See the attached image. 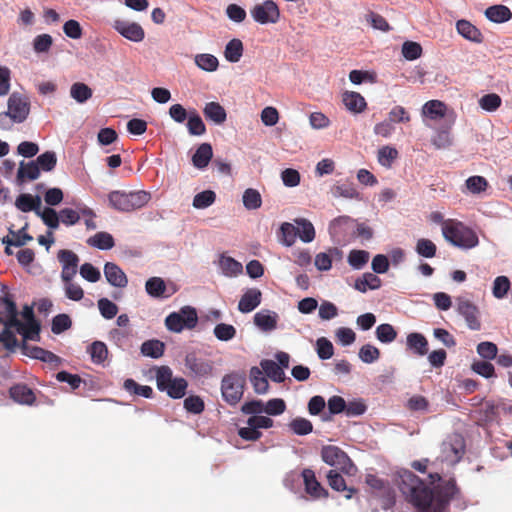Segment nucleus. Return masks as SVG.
Returning <instances> with one entry per match:
<instances>
[{"mask_svg": "<svg viewBox=\"0 0 512 512\" xmlns=\"http://www.w3.org/2000/svg\"><path fill=\"white\" fill-rule=\"evenodd\" d=\"M262 370L274 382L281 383L285 379V373L281 366L273 360H262L260 363Z\"/></svg>", "mask_w": 512, "mask_h": 512, "instance_id": "obj_36", "label": "nucleus"}, {"mask_svg": "<svg viewBox=\"0 0 512 512\" xmlns=\"http://www.w3.org/2000/svg\"><path fill=\"white\" fill-rule=\"evenodd\" d=\"M342 101L345 107L353 113H361L367 106L364 97L360 93L354 91H345L342 94Z\"/></svg>", "mask_w": 512, "mask_h": 512, "instance_id": "obj_20", "label": "nucleus"}, {"mask_svg": "<svg viewBox=\"0 0 512 512\" xmlns=\"http://www.w3.org/2000/svg\"><path fill=\"white\" fill-rule=\"evenodd\" d=\"M164 343L159 340H148L141 345V352L145 356L159 358L164 353Z\"/></svg>", "mask_w": 512, "mask_h": 512, "instance_id": "obj_51", "label": "nucleus"}, {"mask_svg": "<svg viewBox=\"0 0 512 512\" xmlns=\"http://www.w3.org/2000/svg\"><path fill=\"white\" fill-rule=\"evenodd\" d=\"M250 381L257 394H265L268 391L269 383L263 372L258 367H252L250 370Z\"/></svg>", "mask_w": 512, "mask_h": 512, "instance_id": "obj_37", "label": "nucleus"}, {"mask_svg": "<svg viewBox=\"0 0 512 512\" xmlns=\"http://www.w3.org/2000/svg\"><path fill=\"white\" fill-rule=\"evenodd\" d=\"M456 29L461 36L469 41L475 43H481L483 41V35L480 30L467 20L457 21Z\"/></svg>", "mask_w": 512, "mask_h": 512, "instance_id": "obj_25", "label": "nucleus"}, {"mask_svg": "<svg viewBox=\"0 0 512 512\" xmlns=\"http://www.w3.org/2000/svg\"><path fill=\"white\" fill-rule=\"evenodd\" d=\"M243 205L248 210H256L262 205V197L258 190L248 188L242 196Z\"/></svg>", "mask_w": 512, "mask_h": 512, "instance_id": "obj_49", "label": "nucleus"}, {"mask_svg": "<svg viewBox=\"0 0 512 512\" xmlns=\"http://www.w3.org/2000/svg\"><path fill=\"white\" fill-rule=\"evenodd\" d=\"M18 320V310L12 295L8 292L0 297V324L15 325Z\"/></svg>", "mask_w": 512, "mask_h": 512, "instance_id": "obj_16", "label": "nucleus"}, {"mask_svg": "<svg viewBox=\"0 0 512 512\" xmlns=\"http://www.w3.org/2000/svg\"><path fill=\"white\" fill-rule=\"evenodd\" d=\"M173 379H174L173 373H172V370L170 369V367L161 366L157 369L156 384H157V388L160 391L163 392L167 388L169 383L172 382Z\"/></svg>", "mask_w": 512, "mask_h": 512, "instance_id": "obj_62", "label": "nucleus"}, {"mask_svg": "<svg viewBox=\"0 0 512 512\" xmlns=\"http://www.w3.org/2000/svg\"><path fill=\"white\" fill-rule=\"evenodd\" d=\"M322 460L336 469L349 474L354 467L349 456L339 447L334 445L323 446L321 449Z\"/></svg>", "mask_w": 512, "mask_h": 512, "instance_id": "obj_6", "label": "nucleus"}, {"mask_svg": "<svg viewBox=\"0 0 512 512\" xmlns=\"http://www.w3.org/2000/svg\"><path fill=\"white\" fill-rule=\"evenodd\" d=\"M376 337L382 343H391L397 337V332L391 324H381L376 328Z\"/></svg>", "mask_w": 512, "mask_h": 512, "instance_id": "obj_60", "label": "nucleus"}, {"mask_svg": "<svg viewBox=\"0 0 512 512\" xmlns=\"http://www.w3.org/2000/svg\"><path fill=\"white\" fill-rule=\"evenodd\" d=\"M195 63L200 69L208 72H213L217 70L219 65L218 59L212 54L196 55Z\"/></svg>", "mask_w": 512, "mask_h": 512, "instance_id": "obj_57", "label": "nucleus"}, {"mask_svg": "<svg viewBox=\"0 0 512 512\" xmlns=\"http://www.w3.org/2000/svg\"><path fill=\"white\" fill-rule=\"evenodd\" d=\"M254 323L264 331H270L276 328L277 320L276 315H271L264 312H258L254 315Z\"/></svg>", "mask_w": 512, "mask_h": 512, "instance_id": "obj_54", "label": "nucleus"}, {"mask_svg": "<svg viewBox=\"0 0 512 512\" xmlns=\"http://www.w3.org/2000/svg\"><path fill=\"white\" fill-rule=\"evenodd\" d=\"M10 398L21 405H33L36 401V395L26 384L18 383L10 387Z\"/></svg>", "mask_w": 512, "mask_h": 512, "instance_id": "obj_17", "label": "nucleus"}, {"mask_svg": "<svg viewBox=\"0 0 512 512\" xmlns=\"http://www.w3.org/2000/svg\"><path fill=\"white\" fill-rule=\"evenodd\" d=\"M289 428L296 435H307L313 431V425L310 420L302 417H296L289 423Z\"/></svg>", "mask_w": 512, "mask_h": 512, "instance_id": "obj_55", "label": "nucleus"}, {"mask_svg": "<svg viewBox=\"0 0 512 512\" xmlns=\"http://www.w3.org/2000/svg\"><path fill=\"white\" fill-rule=\"evenodd\" d=\"M415 250L422 257L433 258L436 255L437 247L433 241L421 238L418 239Z\"/></svg>", "mask_w": 512, "mask_h": 512, "instance_id": "obj_58", "label": "nucleus"}, {"mask_svg": "<svg viewBox=\"0 0 512 512\" xmlns=\"http://www.w3.org/2000/svg\"><path fill=\"white\" fill-rule=\"evenodd\" d=\"M327 480L329 486L333 490L338 492H347V494L345 495L347 499H351L352 496L357 492L355 488L347 487L345 479L339 472H337V470H330L327 473Z\"/></svg>", "mask_w": 512, "mask_h": 512, "instance_id": "obj_22", "label": "nucleus"}, {"mask_svg": "<svg viewBox=\"0 0 512 512\" xmlns=\"http://www.w3.org/2000/svg\"><path fill=\"white\" fill-rule=\"evenodd\" d=\"M331 194L335 198L360 199V194L351 182H337L331 187Z\"/></svg>", "mask_w": 512, "mask_h": 512, "instance_id": "obj_31", "label": "nucleus"}, {"mask_svg": "<svg viewBox=\"0 0 512 512\" xmlns=\"http://www.w3.org/2000/svg\"><path fill=\"white\" fill-rule=\"evenodd\" d=\"M465 452L464 440L460 436H454L442 443V454L446 461L459 462Z\"/></svg>", "mask_w": 512, "mask_h": 512, "instance_id": "obj_14", "label": "nucleus"}, {"mask_svg": "<svg viewBox=\"0 0 512 512\" xmlns=\"http://www.w3.org/2000/svg\"><path fill=\"white\" fill-rule=\"evenodd\" d=\"M442 234L446 241L462 249L474 248L479 243L477 234L471 228L452 219L443 221Z\"/></svg>", "mask_w": 512, "mask_h": 512, "instance_id": "obj_2", "label": "nucleus"}, {"mask_svg": "<svg viewBox=\"0 0 512 512\" xmlns=\"http://www.w3.org/2000/svg\"><path fill=\"white\" fill-rule=\"evenodd\" d=\"M369 257L368 251L354 249L348 255V263L352 268L360 270L367 264Z\"/></svg>", "mask_w": 512, "mask_h": 512, "instance_id": "obj_53", "label": "nucleus"}, {"mask_svg": "<svg viewBox=\"0 0 512 512\" xmlns=\"http://www.w3.org/2000/svg\"><path fill=\"white\" fill-rule=\"evenodd\" d=\"M197 323L196 309L191 306H184L179 312H173L165 319L167 329L175 333H180L184 329H193Z\"/></svg>", "mask_w": 512, "mask_h": 512, "instance_id": "obj_5", "label": "nucleus"}, {"mask_svg": "<svg viewBox=\"0 0 512 512\" xmlns=\"http://www.w3.org/2000/svg\"><path fill=\"white\" fill-rule=\"evenodd\" d=\"M185 366L195 377H206L212 373L213 363L203 357L190 353L185 358Z\"/></svg>", "mask_w": 512, "mask_h": 512, "instance_id": "obj_13", "label": "nucleus"}, {"mask_svg": "<svg viewBox=\"0 0 512 512\" xmlns=\"http://www.w3.org/2000/svg\"><path fill=\"white\" fill-rule=\"evenodd\" d=\"M398 487L415 512H444L453 496L450 490L454 489L452 485L445 493L436 491L411 471L400 474Z\"/></svg>", "mask_w": 512, "mask_h": 512, "instance_id": "obj_1", "label": "nucleus"}, {"mask_svg": "<svg viewBox=\"0 0 512 512\" xmlns=\"http://www.w3.org/2000/svg\"><path fill=\"white\" fill-rule=\"evenodd\" d=\"M87 244L101 250H109L114 247V238L107 232H98L94 236L88 238Z\"/></svg>", "mask_w": 512, "mask_h": 512, "instance_id": "obj_40", "label": "nucleus"}, {"mask_svg": "<svg viewBox=\"0 0 512 512\" xmlns=\"http://www.w3.org/2000/svg\"><path fill=\"white\" fill-rule=\"evenodd\" d=\"M40 176V168L35 161L20 163V167L17 172V180L22 183L25 180H36Z\"/></svg>", "mask_w": 512, "mask_h": 512, "instance_id": "obj_34", "label": "nucleus"}, {"mask_svg": "<svg viewBox=\"0 0 512 512\" xmlns=\"http://www.w3.org/2000/svg\"><path fill=\"white\" fill-rule=\"evenodd\" d=\"M205 117L216 124H222L226 121L227 114L225 109L218 102H209L203 109Z\"/></svg>", "mask_w": 512, "mask_h": 512, "instance_id": "obj_33", "label": "nucleus"}, {"mask_svg": "<svg viewBox=\"0 0 512 512\" xmlns=\"http://www.w3.org/2000/svg\"><path fill=\"white\" fill-rule=\"evenodd\" d=\"M245 384L246 375L244 373L232 372L226 374L221 381L223 399L229 405H237L243 397Z\"/></svg>", "mask_w": 512, "mask_h": 512, "instance_id": "obj_4", "label": "nucleus"}, {"mask_svg": "<svg viewBox=\"0 0 512 512\" xmlns=\"http://www.w3.org/2000/svg\"><path fill=\"white\" fill-rule=\"evenodd\" d=\"M399 157V152L396 148L389 145L383 146L378 150L377 159L381 166L391 168L393 162Z\"/></svg>", "mask_w": 512, "mask_h": 512, "instance_id": "obj_42", "label": "nucleus"}, {"mask_svg": "<svg viewBox=\"0 0 512 512\" xmlns=\"http://www.w3.org/2000/svg\"><path fill=\"white\" fill-rule=\"evenodd\" d=\"M145 289L148 295L154 298H169L168 286L160 277H151L146 281Z\"/></svg>", "mask_w": 512, "mask_h": 512, "instance_id": "obj_26", "label": "nucleus"}, {"mask_svg": "<svg viewBox=\"0 0 512 512\" xmlns=\"http://www.w3.org/2000/svg\"><path fill=\"white\" fill-rule=\"evenodd\" d=\"M29 112L30 104L27 98L13 93L8 99V112L0 113V121L10 117L14 122L22 123L27 119Z\"/></svg>", "mask_w": 512, "mask_h": 512, "instance_id": "obj_7", "label": "nucleus"}, {"mask_svg": "<svg viewBox=\"0 0 512 512\" xmlns=\"http://www.w3.org/2000/svg\"><path fill=\"white\" fill-rule=\"evenodd\" d=\"M22 349L25 355L43 362L53 363L59 359L54 353L38 346H29L26 342L23 343Z\"/></svg>", "mask_w": 512, "mask_h": 512, "instance_id": "obj_28", "label": "nucleus"}, {"mask_svg": "<svg viewBox=\"0 0 512 512\" xmlns=\"http://www.w3.org/2000/svg\"><path fill=\"white\" fill-rule=\"evenodd\" d=\"M15 329L17 332L22 335L24 341L26 340H33L37 341L39 340V333H40V323L35 320L31 322H22L19 319L15 322Z\"/></svg>", "mask_w": 512, "mask_h": 512, "instance_id": "obj_23", "label": "nucleus"}, {"mask_svg": "<svg viewBox=\"0 0 512 512\" xmlns=\"http://www.w3.org/2000/svg\"><path fill=\"white\" fill-rule=\"evenodd\" d=\"M91 360L95 364L103 363L108 356V348L104 342L94 341L88 348Z\"/></svg>", "mask_w": 512, "mask_h": 512, "instance_id": "obj_48", "label": "nucleus"}, {"mask_svg": "<svg viewBox=\"0 0 512 512\" xmlns=\"http://www.w3.org/2000/svg\"><path fill=\"white\" fill-rule=\"evenodd\" d=\"M501 97L495 93H490L482 96L479 100L480 107L488 112L497 110L501 105Z\"/></svg>", "mask_w": 512, "mask_h": 512, "instance_id": "obj_64", "label": "nucleus"}, {"mask_svg": "<svg viewBox=\"0 0 512 512\" xmlns=\"http://www.w3.org/2000/svg\"><path fill=\"white\" fill-rule=\"evenodd\" d=\"M366 484L372 489L375 496L383 498L382 507L391 508L395 504V493L389 482L376 475L368 474L365 478Z\"/></svg>", "mask_w": 512, "mask_h": 512, "instance_id": "obj_8", "label": "nucleus"}, {"mask_svg": "<svg viewBox=\"0 0 512 512\" xmlns=\"http://www.w3.org/2000/svg\"><path fill=\"white\" fill-rule=\"evenodd\" d=\"M243 54V43L239 39L230 40L224 51L225 58L232 63H236L240 60Z\"/></svg>", "mask_w": 512, "mask_h": 512, "instance_id": "obj_45", "label": "nucleus"}, {"mask_svg": "<svg viewBox=\"0 0 512 512\" xmlns=\"http://www.w3.org/2000/svg\"><path fill=\"white\" fill-rule=\"evenodd\" d=\"M36 163L40 169L49 172L52 171L57 164V157L55 152L46 151L39 155L36 159Z\"/></svg>", "mask_w": 512, "mask_h": 512, "instance_id": "obj_63", "label": "nucleus"}, {"mask_svg": "<svg viewBox=\"0 0 512 512\" xmlns=\"http://www.w3.org/2000/svg\"><path fill=\"white\" fill-rule=\"evenodd\" d=\"M37 215L41 217L44 224L50 229H57L59 227L60 216L53 208L46 207L43 211L39 210L37 211Z\"/></svg>", "mask_w": 512, "mask_h": 512, "instance_id": "obj_59", "label": "nucleus"}, {"mask_svg": "<svg viewBox=\"0 0 512 512\" xmlns=\"http://www.w3.org/2000/svg\"><path fill=\"white\" fill-rule=\"evenodd\" d=\"M215 200V192L212 190H205L194 196L192 205L196 209H205L211 206Z\"/></svg>", "mask_w": 512, "mask_h": 512, "instance_id": "obj_56", "label": "nucleus"}, {"mask_svg": "<svg viewBox=\"0 0 512 512\" xmlns=\"http://www.w3.org/2000/svg\"><path fill=\"white\" fill-rule=\"evenodd\" d=\"M74 277L69 280L61 279L64 283L65 296L72 301H80L84 297V291L79 284L73 282Z\"/></svg>", "mask_w": 512, "mask_h": 512, "instance_id": "obj_52", "label": "nucleus"}, {"mask_svg": "<svg viewBox=\"0 0 512 512\" xmlns=\"http://www.w3.org/2000/svg\"><path fill=\"white\" fill-rule=\"evenodd\" d=\"M104 275L109 284L114 287L124 288L128 279L124 271L115 263L107 262L104 266Z\"/></svg>", "mask_w": 512, "mask_h": 512, "instance_id": "obj_18", "label": "nucleus"}, {"mask_svg": "<svg viewBox=\"0 0 512 512\" xmlns=\"http://www.w3.org/2000/svg\"><path fill=\"white\" fill-rule=\"evenodd\" d=\"M485 16L494 23H504L512 18V12L505 5H492L485 10Z\"/></svg>", "mask_w": 512, "mask_h": 512, "instance_id": "obj_30", "label": "nucleus"}, {"mask_svg": "<svg viewBox=\"0 0 512 512\" xmlns=\"http://www.w3.org/2000/svg\"><path fill=\"white\" fill-rule=\"evenodd\" d=\"M457 311L465 318L471 330H480L481 322L479 320V309L475 304L468 299L458 298Z\"/></svg>", "mask_w": 512, "mask_h": 512, "instance_id": "obj_12", "label": "nucleus"}, {"mask_svg": "<svg viewBox=\"0 0 512 512\" xmlns=\"http://www.w3.org/2000/svg\"><path fill=\"white\" fill-rule=\"evenodd\" d=\"M57 259L62 266L61 279L69 280L70 277H75L80 261L78 255L72 250L61 249L57 253Z\"/></svg>", "mask_w": 512, "mask_h": 512, "instance_id": "obj_11", "label": "nucleus"}, {"mask_svg": "<svg viewBox=\"0 0 512 512\" xmlns=\"http://www.w3.org/2000/svg\"><path fill=\"white\" fill-rule=\"evenodd\" d=\"M305 491L314 499L327 498L329 493L317 480L315 472L306 468L302 471Z\"/></svg>", "mask_w": 512, "mask_h": 512, "instance_id": "obj_15", "label": "nucleus"}, {"mask_svg": "<svg viewBox=\"0 0 512 512\" xmlns=\"http://www.w3.org/2000/svg\"><path fill=\"white\" fill-rule=\"evenodd\" d=\"M250 13L253 19L260 24L276 23L280 17L279 8L272 0L256 4Z\"/></svg>", "mask_w": 512, "mask_h": 512, "instance_id": "obj_9", "label": "nucleus"}, {"mask_svg": "<svg viewBox=\"0 0 512 512\" xmlns=\"http://www.w3.org/2000/svg\"><path fill=\"white\" fill-rule=\"evenodd\" d=\"M295 223L298 225L297 228V236L305 242L309 243L315 239V229L313 224L305 219V218H297L295 219Z\"/></svg>", "mask_w": 512, "mask_h": 512, "instance_id": "obj_38", "label": "nucleus"}, {"mask_svg": "<svg viewBox=\"0 0 512 512\" xmlns=\"http://www.w3.org/2000/svg\"><path fill=\"white\" fill-rule=\"evenodd\" d=\"M381 287V279L370 272L364 273L362 277L356 279L354 288L359 292L365 293L368 289L376 290Z\"/></svg>", "mask_w": 512, "mask_h": 512, "instance_id": "obj_32", "label": "nucleus"}, {"mask_svg": "<svg viewBox=\"0 0 512 512\" xmlns=\"http://www.w3.org/2000/svg\"><path fill=\"white\" fill-rule=\"evenodd\" d=\"M187 129L193 136H201L206 133V126L195 110L189 112Z\"/></svg>", "mask_w": 512, "mask_h": 512, "instance_id": "obj_46", "label": "nucleus"}, {"mask_svg": "<svg viewBox=\"0 0 512 512\" xmlns=\"http://www.w3.org/2000/svg\"><path fill=\"white\" fill-rule=\"evenodd\" d=\"M406 344L408 349L418 356H424L428 353V341L421 333L408 334Z\"/></svg>", "mask_w": 512, "mask_h": 512, "instance_id": "obj_24", "label": "nucleus"}, {"mask_svg": "<svg viewBox=\"0 0 512 512\" xmlns=\"http://www.w3.org/2000/svg\"><path fill=\"white\" fill-rule=\"evenodd\" d=\"M488 187L489 183L483 176H470L465 181L466 191L472 194H480L485 192Z\"/></svg>", "mask_w": 512, "mask_h": 512, "instance_id": "obj_47", "label": "nucleus"}, {"mask_svg": "<svg viewBox=\"0 0 512 512\" xmlns=\"http://www.w3.org/2000/svg\"><path fill=\"white\" fill-rule=\"evenodd\" d=\"M112 27L124 38L139 43L145 38V31L142 26L136 22H128L117 19L113 22Z\"/></svg>", "mask_w": 512, "mask_h": 512, "instance_id": "obj_10", "label": "nucleus"}, {"mask_svg": "<svg viewBox=\"0 0 512 512\" xmlns=\"http://www.w3.org/2000/svg\"><path fill=\"white\" fill-rule=\"evenodd\" d=\"M3 325L4 327L0 331V342L6 349L14 350L18 346V340L11 329L15 328V326H8V324Z\"/></svg>", "mask_w": 512, "mask_h": 512, "instance_id": "obj_61", "label": "nucleus"}, {"mask_svg": "<svg viewBox=\"0 0 512 512\" xmlns=\"http://www.w3.org/2000/svg\"><path fill=\"white\" fill-rule=\"evenodd\" d=\"M123 388L132 395L142 396L144 398H152L153 389L147 385H140L134 379H126Z\"/></svg>", "mask_w": 512, "mask_h": 512, "instance_id": "obj_41", "label": "nucleus"}, {"mask_svg": "<svg viewBox=\"0 0 512 512\" xmlns=\"http://www.w3.org/2000/svg\"><path fill=\"white\" fill-rule=\"evenodd\" d=\"M187 387L186 379L182 377L174 378L163 392H166L173 399H180L186 394Z\"/></svg>", "mask_w": 512, "mask_h": 512, "instance_id": "obj_43", "label": "nucleus"}, {"mask_svg": "<svg viewBox=\"0 0 512 512\" xmlns=\"http://www.w3.org/2000/svg\"><path fill=\"white\" fill-rule=\"evenodd\" d=\"M262 293L257 288L248 289L238 303V309L242 313H249L261 303Z\"/></svg>", "mask_w": 512, "mask_h": 512, "instance_id": "obj_19", "label": "nucleus"}, {"mask_svg": "<svg viewBox=\"0 0 512 512\" xmlns=\"http://www.w3.org/2000/svg\"><path fill=\"white\" fill-rule=\"evenodd\" d=\"M151 199L150 193L139 191H112L108 200L112 208L121 212H131L144 207Z\"/></svg>", "mask_w": 512, "mask_h": 512, "instance_id": "obj_3", "label": "nucleus"}, {"mask_svg": "<svg viewBox=\"0 0 512 512\" xmlns=\"http://www.w3.org/2000/svg\"><path fill=\"white\" fill-rule=\"evenodd\" d=\"M92 95V89L82 82H76L70 88V96L78 103H85Z\"/></svg>", "mask_w": 512, "mask_h": 512, "instance_id": "obj_44", "label": "nucleus"}, {"mask_svg": "<svg viewBox=\"0 0 512 512\" xmlns=\"http://www.w3.org/2000/svg\"><path fill=\"white\" fill-rule=\"evenodd\" d=\"M422 113L426 117L436 120L445 116L446 106L439 100H430L424 104Z\"/></svg>", "mask_w": 512, "mask_h": 512, "instance_id": "obj_39", "label": "nucleus"}, {"mask_svg": "<svg viewBox=\"0 0 512 512\" xmlns=\"http://www.w3.org/2000/svg\"><path fill=\"white\" fill-rule=\"evenodd\" d=\"M40 204V197H34L31 194H20L15 201V206L22 212L35 211L37 213Z\"/></svg>", "mask_w": 512, "mask_h": 512, "instance_id": "obj_35", "label": "nucleus"}, {"mask_svg": "<svg viewBox=\"0 0 512 512\" xmlns=\"http://www.w3.org/2000/svg\"><path fill=\"white\" fill-rule=\"evenodd\" d=\"M279 238L285 246H292L296 242L297 228L291 223H282L279 229Z\"/></svg>", "mask_w": 512, "mask_h": 512, "instance_id": "obj_50", "label": "nucleus"}, {"mask_svg": "<svg viewBox=\"0 0 512 512\" xmlns=\"http://www.w3.org/2000/svg\"><path fill=\"white\" fill-rule=\"evenodd\" d=\"M213 156L212 146L209 143H202L192 156V163L198 169L207 167Z\"/></svg>", "mask_w": 512, "mask_h": 512, "instance_id": "obj_29", "label": "nucleus"}, {"mask_svg": "<svg viewBox=\"0 0 512 512\" xmlns=\"http://www.w3.org/2000/svg\"><path fill=\"white\" fill-rule=\"evenodd\" d=\"M342 252L338 248H331L328 252L318 253L315 257V266L320 271H328L332 267L334 258L340 259Z\"/></svg>", "mask_w": 512, "mask_h": 512, "instance_id": "obj_27", "label": "nucleus"}, {"mask_svg": "<svg viewBox=\"0 0 512 512\" xmlns=\"http://www.w3.org/2000/svg\"><path fill=\"white\" fill-rule=\"evenodd\" d=\"M28 228V224L26 223L21 229L18 231H14L12 227L9 228V234L12 236H6L0 239L3 244H8V246H16L21 247L26 245L28 242L33 240V237L26 232Z\"/></svg>", "mask_w": 512, "mask_h": 512, "instance_id": "obj_21", "label": "nucleus"}]
</instances>
